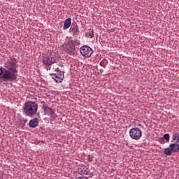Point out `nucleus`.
<instances>
[{"mask_svg":"<svg viewBox=\"0 0 179 179\" xmlns=\"http://www.w3.org/2000/svg\"><path fill=\"white\" fill-rule=\"evenodd\" d=\"M5 72L1 76L3 82H13L17 76V60L10 57L5 64Z\"/></svg>","mask_w":179,"mask_h":179,"instance_id":"f257e3e1","label":"nucleus"},{"mask_svg":"<svg viewBox=\"0 0 179 179\" xmlns=\"http://www.w3.org/2000/svg\"><path fill=\"white\" fill-rule=\"evenodd\" d=\"M38 110V104L33 101H29L24 104L22 113L27 115V117H31L33 118L34 115H37V111Z\"/></svg>","mask_w":179,"mask_h":179,"instance_id":"f03ea898","label":"nucleus"},{"mask_svg":"<svg viewBox=\"0 0 179 179\" xmlns=\"http://www.w3.org/2000/svg\"><path fill=\"white\" fill-rule=\"evenodd\" d=\"M80 44V41L78 39L72 40L71 38L69 39V41H66L64 45V48L66 54L69 55H76L78 52V46Z\"/></svg>","mask_w":179,"mask_h":179,"instance_id":"7ed1b4c3","label":"nucleus"},{"mask_svg":"<svg viewBox=\"0 0 179 179\" xmlns=\"http://www.w3.org/2000/svg\"><path fill=\"white\" fill-rule=\"evenodd\" d=\"M41 59L44 66H51L52 64H55L57 62L58 57L55 55V52H49L48 54L43 55Z\"/></svg>","mask_w":179,"mask_h":179,"instance_id":"20e7f679","label":"nucleus"},{"mask_svg":"<svg viewBox=\"0 0 179 179\" xmlns=\"http://www.w3.org/2000/svg\"><path fill=\"white\" fill-rule=\"evenodd\" d=\"M78 171L79 174H83V176H80L78 177L77 179H89L93 177V173L90 171V169L86 167V166H81L80 168H78Z\"/></svg>","mask_w":179,"mask_h":179,"instance_id":"39448f33","label":"nucleus"},{"mask_svg":"<svg viewBox=\"0 0 179 179\" xmlns=\"http://www.w3.org/2000/svg\"><path fill=\"white\" fill-rule=\"evenodd\" d=\"M50 75L56 83H61L64 80V71H61L58 67L55 69V73H50Z\"/></svg>","mask_w":179,"mask_h":179,"instance_id":"423d86ee","label":"nucleus"},{"mask_svg":"<svg viewBox=\"0 0 179 179\" xmlns=\"http://www.w3.org/2000/svg\"><path fill=\"white\" fill-rule=\"evenodd\" d=\"M129 136L134 141H139L140 138H142V131L138 127H134L130 129Z\"/></svg>","mask_w":179,"mask_h":179,"instance_id":"0eeeda50","label":"nucleus"},{"mask_svg":"<svg viewBox=\"0 0 179 179\" xmlns=\"http://www.w3.org/2000/svg\"><path fill=\"white\" fill-rule=\"evenodd\" d=\"M80 52L85 58H90L93 54V49L90 46L84 45L80 48Z\"/></svg>","mask_w":179,"mask_h":179,"instance_id":"6e6552de","label":"nucleus"},{"mask_svg":"<svg viewBox=\"0 0 179 179\" xmlns=\"http://www.w3.org/2000/svg\"><path fill=\"white\" fill-rule=\"evenodd\" d=\"M69 32L73 37H78V35L79 34V26H78V24L76 22H73L71 28L69 29Z\"/></svg>","mask_w":179,"mask_h":179,"instance_id":"1a4fd4ad","label":"nucleus"},{"mask_svg":"<svg viewBox=\"0 0 179 179\" xmlns=\"http://www.w3.org/2000/svg\"><path fill=\"white\" fill-rule=\"evenodd\" d=\"M38 126V118L36 117L31 120L29 122V128H36Z\"/></svg>","mask_w":179,"mask_h":179,"instance_id":"9d476101","label":"nucleus"},{"mask_svg":"<svg viewBox=\"0 0 179 179\" xmlns=\"http://www.w3.org/2000/svg\"><path fill=\"white\" fill-rule=\"evenodd\" d=\"M71 24H72V19L71 17L66 18L63 26L64 30L69 29V27H71Z\"/></svg>","mask_w":179,"mask_h":179,"instance_id":"9b49d317","label":"nucleus"},{"mask_svg":"<svg viewBox=\"0 0 179 179\" xmlns=\"http://www.w3.org/2000/svg\"><path fill=\"white\" fill-rule=\"evenodd\" d=\"M169 148H171V149H172V152H173V153H177V152H179L178 143H171L169 145Z\"/></svg>","mask_w":179,"mask_h":179,"instance_id":"f8f14e48","label":"nucleus"},{"mask_svg":"<svg viewBox=\"0 0 179 179\" xmlns=\"http://www.w3.org/2000/svg\"><path fill=\"white\" fill-rule=\"evenodd\" d=\"M42 110H43L45 115H50L53 109L48 107L47 104H43L42 106Z\"/></svg>","mask_w":179,"mask_h":179,"instance_id":"ddd939ff","label":"nucleus"},{"mask_svg":"<svg viewBox=\"0 0 179 179\" xmlns=\"http://www.w3.org/2000/svg\"><path fill=\"white\" fill-rule=\"evenodd\" d=\"M174 141H176V143H179V133L174 132L173 134L171 142H174Z\"/></svg>","mask_w":179,"mask_h":179,"instance_id":"4468645a","label":"nucleus"},{"mask_svg":"<svg viewBox=\"0 0 179 179\" xmlns=\"http://www.w3.org/2000/svg\"><path fill=\"white\" fill-rule=\"evenodd\" d=\"M173 150L171 149V148H167L164 149V153L166 155V156H171V155H173Z\"/></svg>","mask_w":179,"mask_h":179,"instance_id":"2eb2a0df","label":"nucleus"},{"mask_svg":"<svg viewBox=\"0 0 179 179\" xmlns=\"http://www.w3.org/2000/svg\"><path fill=\"white\" fill-rule=\"evenodd\" d=\"M108 64V61H107L106 59H103L100 62L99 65H100L101 66H103V68H106V66H107Z\"/></svg>","mask_w":179,"mask_h":179,"instance_id":"dca6fc26","label":"nucleus"},{"mask_svg":"<svg viewBox=\"0 0 179 179\" xmlns=\"http://www.w3.org/2000/svg\"><path fill=\"white\" fill-rule=\"evenodd\" d=\"M48 115L50 116V118H52V120H55V118H57V117L54 109L50 112V113Z\"/></svg>","mask_w":179,"mask_h":179,"instance_id":"f3484780","label":"nucleus"},{"mask_svg":"<svg viewBox=\"0 0 179 179\" xmlns=\"http://www.w3.org/2000/svg\"><path fill=\"white\" fill-rule=\"evenodd\" d=\"M163 138H164V139L166 140V143L170 142V134H165L163 136Z\"/></svg>","mask_w":179,"mask_h":179,"instance_id":"a211bd4d","label":"nucleus"},{"mask_svg":"<svg viewBox=\"0 0 179 179\" xmlns=\"http://www.w3.org/2000/svg\"><path fill=\"white\" fill-rule=\"evenodd\" d=\"M25 125H26V123H24L23 121L20 120V126L21 127V128H24Z\"/></svg>","mask_w":179,"mask_h":179,"instance_id":"6ab92c4d","label":"nucleus"},{"mask_svg":"<svg viewBox=\"0 0 179 179\" xmlns=\"http://www.w3.org/2000/svg\"><path fill=\"white\" fill-rule=\"evenodd\" d=\"M159 143H161L162 145H164L166 143V141H164V138H161L159 139Z\"/></svg>","mask_w":179,"mask_h":179,"instance_id":"aec40b11","label":"nucleus"},{"mask_svg":"<svg viewBox=\"0 0 179 179\" xmlns=\"http://www.w3.org/2000/svg\"><path fill=\"white\" fill-rule=\"evenodd\" d=\"M5 72V68L1 67L0 68V76H1L3 75V73Z\"/></svg>","mask_w":179,"mask_h":179,"instance_id":"412c9836","label":"nucleus"},{"mask_svg":"<svg viewBox=\"0 0 179 179\" xmlns=\"http://www.w3.org/2000/svg\"><path fill=\"white\" fill-rule=\"evenodd\" d=\"M88 162H90V163H92V162H93V157L91 155L88 156Z\"/></svg>","mask_w":179,"mask_h":179,"instance_id":"4be33fe9","label":"nucleus"},{"mask_svg":"<svg viewBox=\"0 0 179 179\" xmlns=\"http://www.w3.org/2000/svg\"><path fill=\"white\" fill-rule=\"evenodd\" d=\"M47 71H51V67L49 66H45Z\"/></svg>","mask_w":179,"mask_h":179,"instance_id":"5701e85b","label":"nucleus"},{"mask_svg":"<svg viewBox=\"0 0 179 179\" xmlns=\"http://www.w3.org/2000/svg\"><path fill=\"white\" fill-rule=\"evenodd\" d=\"M21 120H22L23 122L25 124L27 122V119H23V120L21 119Z\"/></svg>","mask_w":179,"mask_h":179,"instance_id":"b1692460","label":"nucleus"},{"mask_svg":"<svg viewBox=\"0 0 179 179\" xmlns=\"http://www.w3.org/2000/svg\"><path fill=\"white\" fill-rule=\"evenodd\" d=\"M137 126L138 127H142V124H138Z\"/></svg>","mask_w":179,"mask_h":179,"instance_id":"393cba45","label":"nucleus"},{"mask_svg":"<svg viewBox=\"0 0 179 179\" xmlns=\"http://www.w3.org/2000/svg\"><path fill=\"white\" fill-rule=\"evenodd\" d=\"M1 76H0L1 79H2Z\"/></svg>","mask_w":179,"mask_h":179,"instance_id":"a878e982","label":"nucleus"}]
</instances>
